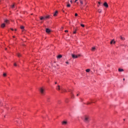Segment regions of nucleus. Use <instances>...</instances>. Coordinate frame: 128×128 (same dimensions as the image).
Returning <instances> with one entry per match:
<instances>
[{
  "instance_id": "8",
  "label": "nucleus",
  "mask_w": 128,
  "mask_h": 128,
  "mask_svg": "<svg viewBox=\"0 0 128 128\" xmlns=\"http://www.w3.org/2000/svg\"><path fill=\"white\" fill-rule=\"evenodd\" d=\"M1 28H4L5 26H6V24H4V23H3V24H1Z\"/></svg>"
},
{
  "instance_id": "44",
  "label": "nucleus",
  "mask_w": 128,
  "mask_h": 128,
  "mask_svg": "<svg viewBox=\"0 0 128 128\" xmlns=\"http://www.w3.org/2000/svg\"><path fill=\"white\" fill-rule=\"evenodd\" d=\"M123 80H124V78H123Z\"/></svg>"
},
{
  "instance_id": "29",
  "label": "nucleus",
  "mask_w": 128,
  "mask_h": 128,
  "mask_svg": "<svg viewBox=\"0 0 128 128\" xmlns=\"http://www.w3.org/2000/svg\"><path fill=\"white\" fill-rule=\"evenodd\" d=\"M75 16H78V14L76 13L75 14Z\"/></svg>"
},
{
  "instance_id": "15",
  "label": "nucleus",
  "mask_w": 128,
  "mask_h": 128,
  "mask_svg": "<svg viewBox=\"0 0 128 128\" xmlns=\"http://www.w3.org/2000/svg\"><path fill=\"white\" fill-rule=\"evenodd\" d=\"M92 52H94L96 50V47H92Z\"/></svg>"
},
{
  "instance_id": "22",
  "label": "nucleus",
  "mask_w": 128,
  "mask_h": 128,
  "mask_svg": "<svg viewBox=\"0 0 128 128\" xmlns=\"http://www.w3.org/2000/svg\"><path fill=\"white\" fill-rule=\"evenodd\" d=\"M90 69H86V72H90Z\"/></svg>"
},
{
  "instance_id": "40",
  "label": "nucleus",
  "mask_w": 128,
  "mask_h": 128,
  "mask_svg": "<svg viewBox=\"0 0 128 128\" xmlns=\"http://www.w3.org/2000/svg\"><path fill=\"white\" fill-rule=\"evenodd\" d=\"M76 96H78V94H77Z\"/></svg>"
},
{
  "instance_id": "25",
  "label": "nucleus",
  "mask_w": 128,
  "mask_h": 128,
  "mask_svg": "<svg viewBox=\"0 0 128 128\" xmlns=\"http://www.w3.org/2000/svg\"><path fill=\"white\" fill-rule=\"evenodd\" d=\"M3 76H6V74L4 73V74H3Z\"/></svg>"
},
{
  "instance_id": "28",
  "label": "nucleus",
  "mask_w": 128,
  "mask_h": 128,
  "mask_svg": "<svg viewBox=\"0 0 128 128\" xmlns=\"http://www.w3.org/2000/svg\"><path fill=\"white\" fill-rule=\"evenodd\" d=\"M76 56H78V58L80 56V54H78V55H76Z\"/></svg>"
},
{
  "instance_id": "30",
  "label": "nucleus",
  "mask_w": 128,
  "mask_h": 128,
  "mask_svg": "<svg viewBox=\"0 0 128 128\" xmlns=\"http://www.w3.org/2000/svg\"><path fill=\"white\" fill-rule=\"evenodd\" d=\"M65 32H68V30H65Z\"/></svg>"
},
{
  "instance_id": "20",
  "label": "nucleus",
  "mask_w": 128,
  "mask_h": 128,
  "mask_svg": "<svg viewBox=\"0 0 128 128\" xmlns=\"http://www.w3.org/2000/svg\"><path fill=\"white\" fill-rule=\"evenodd\" d=\"M20 28L21 30H24V26H20Z\"/></svg>"
},
{
  "instance_id": "13",
  "label": "nucleus",
  "mask_w": 128,
  "mask_h": 128,
  "mask_svg": "<svg viewBox=\"0 0 128 128\" xmlns=\"http://www.w3.org/2000/svg\"><path fill=\"white\" fill-rule=\"evenodd\" d=\"M66 6H67V8H70V4L69 2H67Z\"/></svg>"
},
{
  "instance_id": "43",
  "label": "nucleus",
  "mask_w": 128,
  "mask_h": 128,
  "mask_svg": "<svg viewBox=\"0 0 128 128\" xmlns=\"http://www.w3.org/2000/svg\"><path fill=\"white\" fill-rule=\"evenodd\" d=\"M15 31H16V29H15Z\"/></svg>"
},
{
  "instance_id": "17",
  "label": "nucleus",
  "mask_w": 128,
  "mask_h": 128,
  "mask_svg": "<svg viewBox=\"0 0 128 128\" xmlns=\"http://www.w3.org/2000/svg\"><path fill=\"white\" fill-rule=\"evenodd\" d=\"M58 58H62V55H58V56H57Z\"/></svg>"
},
{
  "instance_id": "14",
  "label": "nucleus",
  "mask_w": 128,
  "mask_h": 128,
  "mask_svg": "<svg viewBox=\"0 0 128 128\" xmlns=\"http://www.w3.org/2000/svg\"><path fill=\"white\" fill-rule=\"evenodd\" d=\"M79 2H80L81 4H84V0H79Z\"/></svg>"
},
{
  "instance_id": "18",
  "label": "nucleus",
  "mask_w": 128,
  "mask_h": 128,
  "mask_svg": "<svg viewBox=\"0 0 128 128\" xmlns=\"http://www.w3.org/2000/svg\"><path fill=\"white\" fill-rule=\"evenodd\" d=\"M11 8H16V6L14 5V4L11 6Z\"/></svg>"
},
{
  "instance_id": "21",
  "label": "nucleus",
  "mask_w": 128,
  "mask_h": 128,
  "mask_svg": "<svg viewBox=\"0 0 128 128\" xmlns=\"http://www.w3.org/2000/svg\"><path fill=\"white\" fill-rule=\"evenodd\" d=\"M17 56H18V58H20V56H22V54H20V53H18V54H17Z\"/></svg>"
},
{
  "instance_id": "41",
  "label": "nucleus",
  "mask_w": 128,
  "mask_h": 128,
  "mask_svg": "<svg viewBox=\"0 0 128 128\" xmlns=\"http://www.w3.org/2000/svg\"><path fill=\"white\" fill-rule=\"evenodd\" d=\"M57 84V82H55V84Z\"/></svg>"
},
{
  "instance_id": "35",
  "label": "nucleus",
  "mask_w": 128,
  "mask_h": 128,
  "mask_svg": "<svg viewBox=\"0 0 128 128\" xmlns=\"http://www.w3.org/2000/svg\"><path fill=\"white\" fill-rule=\"evenodd\" d=\"M78 0H76L74 1V2H78Z\"/></svg>"
},
{
  "instance_id": "38",
  "label": "nucleus",
  "mask_w": 128,
  "mask_h": 128,
  "mask_svg": "<svg viewBox=\"0 0 128 128\" xmlns=\"http://www.w3.org/2000/svg\"><path fill=\"white\" fill-rule=\"evenodd\" d=\"M77 4H78V2H76Z\"/></svg>"
},
{
  "instance_id": "19",
  "label": "nucleus",
  "mask_w": 128,
  "mask_h": 128,
  "mask_svg": "<svg viewBox=\"0 0 128 128\" xmlns=\"http://www.w3.org/2000/svg\"><path fill=\"white\" fill-rule=\"evenodd\" d=\"M118 70V72H124V69L119 68Z\"/></svg>"
},
{
  "instance_id": "32",
  "label": "nucleus",
  "mask_w": 128,
  "mask_h": 128,
  "mask_svg": "<svg viewBox=\"0 0 128 128\" xmlns=\"http://www.w3.org/2000/svg\"><path fill=\"white\" fill-rule=\"evenodd\" d=\"M14 66H16V64H14Z\"/></svg>"
},
{
  "instance_id": "26",
  "label": "nucleus",
  "mask_w": 128,
  "mask_h": 128,
  "mask_svg": "<svg viewBox=\"0 0 128 128\" xmlns=\"http://www.w3.org/2000/svg\"><path fill=\"white\" fill-rule=\"evenodd\" d=\"M61 104L60 100H58V104Z\"/></svg>"
},
{
  "instance_id": "23",
  "label": "nucleus",
  "mask_w": 128,
  "mask_h": 128,
  "mask_svg": "<svg viewBox=\"0 0 128 128\" xmlns=\"http://www.w3.org/2000/svg\"><path fill=\"white\" fill-rule=\"evenodd\" d=\"M98 12H99V14H100V12H102V10L99 9V10H98Z\"/></svg>"
},
{
  "instance_id": "24",
  "label": "nucleus",
  "mask_w": 128,
  "mask_h": 128,
  "mask_svg": "<svg viewBox=\"0 0 128 128\" xmlns=\"http://www.w3.org/2000/svg\"><path fill=\"white\" fill-rule=\"evenodd\" d=\"M80 26H82V28H84V24H81Z\"/></svg>"
},
{
  "instance_id": "37",
  "label": "nucleus",
  "mask_w": 128,
  "mask_h": 128,
  "mask_svg": "<svg viewBox=\"0 0 128 128\" xmlns=\"http://www.w3.org/2000/svg\"><path fill=\"white\" fill-rule=\"evenodd\" d=\"M98 4H100V2H98Z\"/></svg>"
},
{
  "instance_id": "34",
  "label": "nucleus",
  "mask_w": 128,
  "mask_h": 128,
  "mask_svg": "<svg viewBox=\"0 0 128 128\" xmlns=\"http://www.w3.org/2000/svg\"><path fill=\"white\" fill-rule=\"evenodd\" d=\"M66 64H68V62H66Z\"/></svg>"
},
{
  "instance_id": "33",
  "label": "nucleus",
  "mask_w": 128,
  "mask_h": 128,
  "mask_svg": "<svg viewBox=\"0 0 128 128\" xmlns=\"http://www.w3.org/2000/svg\"><path fill=\"white\" fill-rule=\"evenodd\" d=\"M70 2H71V4H72V0H70Z\"/></svg>"
},
{
  "instance_id": "36",
  "label": "nucleus",
  "mask_w": 128,
  "mask_h": 128,
  "mask_svg": "<svg viewBox=\"0 0 128 128\" xmlns=\"http://www.w3.org/2000/svg\"><path fill=\"white\" fill-rule=\"evenodd\" d=\"M10 30H14V29L12 28H11Z\"/></svg>"
},
{
  "instance_id": "7",
  "label": "nucleus",
  "mask_w": 128,
  "mask_h": 128,
  "mask_svg": "<svg viewBox=\"0 0 128 128\" xmlns=\"http://www.w3.org/2000/svg\"><path fill=\"white\" fill-rule=\"evenodd\" d=\"M62 124H68V122L66 121H63L62 122Z\"/></svg>"
},
{
  "instance_id": "12",
  "label": "nucleus",
  "mask_w": 128,
  "mask_h": 128,
  "mask_svg": "<svg viewBox=\"0 0 128 128\" xmlns=\"http://www.w3.org/2000/svg\"><path fill=\"white\" fill-rule=\"evenodd\" d=\"M110 44H116V42H114V40H113L110 42Z\"/></svg>"
},
{
  "instance_id": "27",
  "label": "nucleus",
  "mask_w": 128,
  "mask_h": 128,
  "mask_svg": "<svg viewBox=\"0 0 128 128\" xmlns=\"http://www.w3.org/2000/svg\"><path fill=\"white\" fill-rule=\"evenodd\" d=\"M74 34H76V30L74 32Z\"/></svg>"
},
{
  "instance_id": "1",
  "label": "nucleus",
  "mask_w": 128,
  "mask_h": 128,
  "mask_svg": "<svg viewBox=\"0 0 128 128\" xmlns=\"http://www.w3.org/2000/svg\"><path fill=\"white\" fill-rule=\"evenodd\" d=\"M40 92L42 96H44V94H46L44 88H40Z\"/></svg>"
},
{
  "instance_id": "42",
  "label": "nucleus",
  "mask_w": 128,
  "mask_h": 128,
  "mask_svg": "<svg viewBox=\"0 0 128 128\" xmlns=\"http://www.w3.org/2000/svg\"><path fill=\"white\" fill-rule=\"evenodd\" d=\"M7 50V48H5V50Z\"/></svg>"
},
{
  "instance_id": "46",
  "label": "nucleus",
  "mask_w": 128,
  "mask_h": 128,
  "mask_svg": "<svg viewBox=\"0 0 128 128\" xmlns=\"http://www.w3.org/2000/svg\"><path fill=\"white\" fill-rule=\"evenodd\" d=\"M13 38H14V36H13Z\"/></svg>"
},
{
  "instance_id": "6",
  "label": "nucleus",
  "mask_w": 128,
  "mask_h": 128,
  "mask_svg": "<svg viewBox=\"0 0 128 128\" xmlns=\"http://www.w3.org/2000/svg\"><path fill=\"white\" fill-rule=\"evenodd\" d=\"M104 6H105V8H108V3H106V2H105L104 4Z\"/></svg>"
},
{
  "instance_id": "31",
  "label": "nucleus",
  "mask_w": 128,
  "mask_h": 128,
  "mask_svg": "<svg viewBox=\"0 0 128 128\" xmlns=\"http://www.w3.org/2000/svg\"><path fill=\"white\" fill-rule=\"evenodd\" d=\"M87 104H90V102H88Z\"/></svg>"
},
{
  "instance_id": "39",
  "label": "nucleus",
  "mask_w": 128,
  "mask_h": 128,
  "mask_svg": "<svg viewBox=\"0 0 128 128\" xmlns=\"http://www.w3.org/2000/svg\"><path fill=\"white\" fill-rule=\"evenodd\" d=\"M62 10V12H64V10Z\"/></svg>"
},
{
  "instance_id": "45",
  "label": "nucleus",
  "mask_w": 128,
  "mask_h": 128,
  "mask_svg": "<svg viewBox=\"0 0 128 128\" xmlns=\"http://www.w3.org/2000/svg\"><path fill=\"white\" fill-rule=\"evenodd\" d=\"M124 120H125V119H124Z\"/></svg>"
},
{
  "instance_id": "4",
  "label": "nucleus",
  "mask_w": 128,
  "mask_h": 128,
  "mask_svg": "<svg viewBox=\"0 0 128 128\" xmlns=\"http://www.w3.org/2000/svg\"><path fill=\"white\" fill-rule=\"evenodd\" d=\"M56 90H63L62 88H60V85H58L56 87Z\"/></svg>"
},
{
  "instance_id": "3",
  "label": "nucleus",
  "mask_w": 128,
  "mask_h": 128,
  "mask_svg": "<svg viewBox=\"0 0 128 128\" xmlns=\"http://www.w3.org/2000/svg\"><path fill=\"white\" fill-rule=\"evenodd\" d=\"M50 18V16H41L40 17V20H48V18Z\"/></svg>"
},
{
  "instance_id": "2",
  "label": "nucleus",
  "mask_w": 128,
  "mask_h": 128,
  "mask_svg": "<svg viewBox=\"0 0 128 128\" xmlns=\"http://www.w3.org/2000/svg\"><path fill=\"white\" fill-rule=\"evenodd\" d=\"M90 116H85L84 117V122H90Z\"/></svg>"
},
{
  "instance_id": "11",
  "label": "nucleus",
  "mask_w": 128,
  "mask_h": 128,
  "mask_svg": "<svg viewBox=\"0 0 128 128\" xmlns=\"http://www.w3.org/2000/svg\"><path fill=\"white\" fill-rule=\"evenodd\" d=\"M4 22L6 24H10V20H4Z\"/></svg>"
},
{
  "instance_id": "5",
  "label": "nucleus",
  "mask_w": 128,
  "mask_h": 128,
  "mask_svg": "<svg viewBox=\"0 0 128 128\" xmlns=\"http://www.w3.org/2000/svg\"><path fill=\"white\" fill-rule=\"evenodd\" d=\"M72 58H78V56L74 54H71Z\"/></svg>"
},
{
  "instance_id": "10",
  "label": "nucleus",
  "mask_w": 128,
  "mask_h": 128,
  "mask_svg": "<svg viewBox=\"0 0 128 128\" xmlns=\"http://www.w3.org/2000/svg\"><path fill=\"white\" fill-rule=\"evenodd\" d=\"M58 11L56 10L54 12V16H58Z\"/></svg>"
},
{
  "instance_id": "9",
  "label": "nucleus",
  "mask_w": 128,
  "mask_h": 128,
  "mask_svg": "<svg viewBox=\"0 0 128 128\" xmlns=\"http://www.w3.org/2000/svg\"><path fill=\"white\" fill-rule=\"evenodd\" d=\"M46 32H47L48 34H50V30L49 28H46Z\"/></svg>"
},
{
  "instance_id": "16",
  "label": "nucleus",
  "mask_w": 128,
  "mask_h": 128,
  "mask_svg": "<svg viewBox=\"0 0 128 128\" xmlns=\"http://www.w3.org/2000/svg\"><path fill=\"white\" fill-rule=\"evenodd\" d=\"M120 38L121 40H124V38L122 36H120Z\"/></svg>"
}]
</instances>
